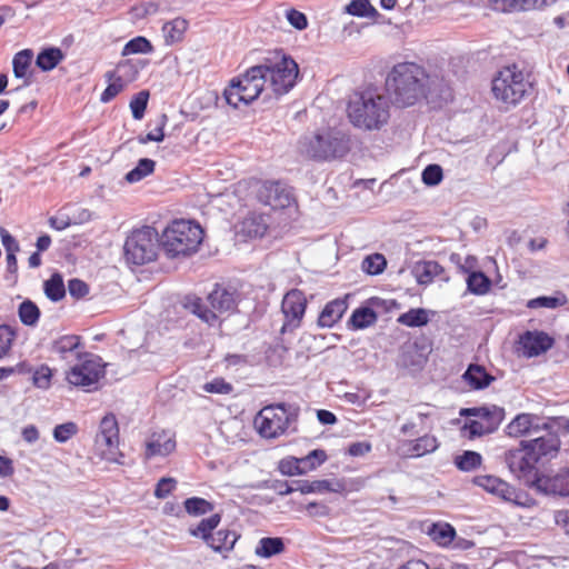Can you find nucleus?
I'll list each match as a JSON object with an SVG mask.
<instances>
[{
  "label": "nucleus",
  "mask_w": 569,
  "mask_h": 569,
  "mask_svg": "<svg viewBox=\"0 0 569 569\" xmlns=\"http://www.w3.org/2000/svg\"><path fill=\"white\" fill-rule=\"evenodd\" d=\"M349 122L361 131H380L391 118V102L376 87L369 86L353 91L347 101Z\"/></svg>",
  "instance_id": "1"
},
{
  "label": "nucleus",
  "mask_w": 569,
  "mask_h": 569,
  "mask_svg": "<svg viewBox=\"0 0 569 569\" xmlns=\"http://www.w3.org/2000/svg\"><path fill=\"white\" fill-rule=\"evenodd\" d=\"M426 80L425 69L413 62L393 66L386 79L390 102L398 108L416 104L426 96Z\"/></svg>",
  "instance_id": "2"
},
{
  "label": "nucleus",
  "mask_w": 569,
  "mask_h": 569,
  "mask_svg": "<svg viewBox=\"0 0 569 569\" xmlns=\"http://www.w3.org/2000/svg\"><path fill=\"white\" fill-rule=\"evenodd\" d=\"M237 190L249 200L273 212L288 210L298 213L299 211L293 189L282 180L251 178L240 181Z\"/></svg>",
  "instance_id": "3"
},
{
  "label": "nucleus",
  "mask_w": 569,
  "mask_h": 569,
  "mask_svg": "<svg viewBox=\"0 0 569 569\" xmlns=\"http://www.w3.org/2000/svg\"><path fill=\"white\" fill-rule=\"evenodd\" d=\"M532 91L530 73L515 62L501 67L491 79L492 97L507 108L519 106Z\"/></svg>",
  "instance_id": "4"
},
{
  "label": "nucleus",
  "mask_w": 569,
  "mask_h": 569,
  "mask_svg": "<svg viewBox=\"0 0 569 569\" xmlns=\"http://www.w3.org/2000/svg\"><path fill=\"white\" fill-rule=\"evenodd\" d=\"M203 238L204 231L199 223L176 219L163 229L160 242L168 258H187L199 250Z\"/></svg>",
  "instance_id": "5"
},
{
  "label": "nucleus",
  "mask_w": 569,
  "mask_h": 569,
  "mask_svg": "<svg viewBox=\"0 0 569 569\" xmlns=\"http://www.w3.org/2000/svg\"><path fill=\"white\" fill-rule=\"evenodd\" d=\"M258 66L262 69L264 81L269 79L276 94L288 93L297 83L299 77L298 63L282 50L270 52Z\"/></svg>",
  "instance_id": "6"
},
{
  "label": "nucleus",
  "mask_w": 569,
  "mask_h": 569,
  "mask_svg": "<svg viewBox=\"0 0 569 569\" xmlns=\"http://www.w3.org/2000/svg\"><path fill=\"white\" fill-rule=\"evenodd\" d=\"M160 236L154 227L142 226L130 231L123 244V257L127 263L144 266L157 260Z\"/></svg>",
  "instance_id": "7"
},
{
  "label": "nucleus",
  "mask_w": 569,
  "mask_h": 569,
  "mask_svg": "<svg viewBox=\"0 0 569 569\" xmlns=\"http://www.w3.org/2000/svg\"><path fill=\"white\" fill-rule=\"evenodd\" d=\"M350 151V137L339 130L328 129L306 138L302 153L317 161H330L345 157Z\"/></svg>",
  "instance_id": "8"
},
{
  "label": "nucleus",
  "mask_w": 569,
  "mask_h": 569,
  "mask_svg": "<svg viewBox=\"0 0 569 569\" xmlns=\"http://www.w3.org/2000/svg\"><path fill=\"white\" fill-rule=\"evenodd\" d=\"M296 420L290 406L279 402L261 408L253 418V427L261 438L273 440L288 435Z\"/></svg>",
  "instance_id": "9"
},
{
  "label": "nucleus",
  "mask_w": 569,
  "mask_h": 569,
  "mask_svg": "<svg viewBox=\"0 0 569 569\" xmlns=\"http://www.w3.org/2000/svg\"><path fill=\"white\" fill-rule=\"evenodd\" d=\"M208 308L203 300L197 296H188L184 307L209 326L218 322L219 315L230 312L236 308L234 295L220 284H216L208 295Z\"/></svg>",
  "instance_id": "10"
},
{
  "label": "nucleus",
  "mask_w": 569,
  "mask_h": 569,
  "mask_svg": "<svg viewBox=\"0 0 569 569\" xmlns=\"http://www.w3.org/2000/svg\"><path fill=\"white\" fill-rule=\"evenodd\" d=\"M264 83L262 69L258 64L250 67L243 74L230 81L223 91L224 99L234 108L241 103L249 104L261 94Z\"/></svg>",
  "instance_id": "11"
},
{
  "label": "nucleus",
  "mask_w": 569,
  "mask_h": 569,
  "mask_svg": "<svg viewBox=\"0 0 569 569\" xmlns=\"http://www.w3.org/2000/svg\"><path fill=\"white\" fill-rule=\"evenodd\" d=\"M119 443L120 431L117 418L113 413H108L100 421L99 431L94 438V449L100 459L123 465L124 455Z\"/></svg>",
  "instance_id": "12"
},
{
  "label": "nucleus",
  "mask_w": 569,
  "mask_h": 569,
  "mask_svg": "<svg viewBox=\"0 0 569 569\" xmlns=\"http://www.w3.org/2000/svg\"><path fill=\"white\" fill-rule=\"evenodd\" d=\"M144 67L141 60L124 59L117 63L116 68L106 73L108 86L100 96L104 103L113 100L130 83L138 79L140 70Z\"/></svg>",
  "instance_id": "13"
},
{
  "label": "nucleus",
  "mask_w": 569,
  "mask_h": 569,
  "mask_svg": "<svg viewBox=\"0 0 569 569\" xmlns=\"http://www.w3.org/2000/svg\"><path fill=\"white\" fill-rule=\"evenodd\" d=\"M77 358L80 362L66 372V380L71 386L90 391L104 377V365L101 363L100 358L90 353H86L84 358L81 359L79 352H77Z\"/></svg>",
  "instance_id": "14"
},
{
  "label": "nucleus",
  "mask_w": 569,
  "mask_h": 569,
  "mask_svg": "<svg viewBox=\"0 0 569 569\" xmlns=\"http://www.w3.org/2000/svg\"><path fill=\"white\" fill-rule=\"evenodd\" d=\"M505 461L510 472L518 479L523 480L530 488L532 479L540 476L537 465L541 461L523 440L520 441L519 447L510 449L505 453Z\"/></svg>",
  "instance_id": "15"
},
{
  "label": "nucleus",
  "mask_w": 569,
  "mask_h": 569,
  "mask_svg": "<svg viewBox=\"0 0 569 569\" xmlns=\"http://www.w3.org/2000/svg\"><path fill=\"white\" fill-rule=\"evenodd\" d=\"M176 450V432L170 429H151L142 442V458L144 461H150L154 458H167Z\"/></svg>",
  "instance_id": "16"
},
{
  "label": "nucleus",
  "mask_w": 569,
  "mask_h": 569,
  "mask_svg": "<svg viewBox=\"0 0 569 569\" xmlns=\"http://www.w3.org/2000/svg\"><path fill=\"white\" fill-rule=\"evenodd\" d=\"M307 306L306 295L299 289H291L283 296L281 311L284 316V322L281 332L292 331L301 326Z\"/></svg>",
  "instance_id": "17"
},
{
  "label": "nucleus",
  "mask_w": 569,
  "mask_h": 569,
  "mask_svg": "<svg viewBox=\"0 0 569 569\" xmlns=\"http://www.w3.org/2000/svg\"><path fill=\"white\" fill-rule=\"evenodd\" d=\"M558 420L553 419L550 423H543L542 435L536 436L530 440H523L525 443L535 452L540 461H549L556 458L561 448V441L556 431L552 430L553 425Z\"/></svg>",
  "instance_id": "18"
},
{
  "label": "nucleus",
  "mask_w": 569,
  "mask_h": 569,
  "mask_svg": "<svg viewBox=\"0 0 569 569\" xmlns=\"http://www.w3.org/2000/svg\"><path fill=\"white\" fill-rule=\"evenodd\" d=\"M531 488L545 495L569 497V468L561 469L555 475H545L532 479Z\"/></svg>",
  "instance_id": "19"
},
{
  "label": "nucleus",
  "mask_w": 569,
  "mask_h": 569,
  "mask_svg": "<svg viewBox=\"0 0 569 569\" xmlns=\"http://www.w3.org/2000/svg\"><path fill=\"white\" fill-rule=\"evenodd\" d=\"M518 343V351L532 358L548 351L553 346V339L543 331H526L519 337Z\"/></svg>",
  "instance_id": "20"
},
{
  "label": "nucleus",
  "mask_w": 569,
  "mask_h": 569,
  "mask_svg": "<svg viewBox=\"0 0 569 569\" xmlns=\"http://www.w3.org/2000/svg\"><path fill=\"white\" fill-rule=\"evenodd\" d=\"M462 413L477 417L476 419L466 420L461 429L463 436L469 439L490 433L496 429L490 422V412L485 408L465 409Z\"/></svg>",
  "instance_id": "21"
},
{
  "label": "nucleus",
  "mask_w": 569,
  "mask_h": 569,
  "mask_svg": "<svg viewBox=\"0 0 569 569\" xmlns=\"http://www.w3.org/2000/svg\"><path fill=\"white\" fill-rule=\"evenodd\" d=\"M412 274L421 286H429L436 280L449 282L451 279L446 268L436 260L417 261Z\"/></svg>",
  "instance_id": "22"
},
{
  "label": "nucleus",
  "mask_w": 569,
  "mask_h": 569,
  "mask_svg": "<svg viewBox=\"0 0 569 569\" xmlns=\"http://www.w3.org/2000/svg\"><path fill=\"white\" fill-rule=\"evenodd\" d=\"M269 229V214L249 211L239 222V233L249 239L262 238Z\"/></svg>",
  "instance_id": "23"
},
{
  "label": "nucleus",
  "mask_w": 569,
  "mask_h": 569,
  "mask_svg": "<svg viewBox=\"0 0 569 569\" xmlns=\"http://www.w3.org/2000/svg\"><path fill=\"white\" fill-rule=\"evenodd\" d=\"M348 298L349 295H346L327 302L319 313L317 325L320 328H332L337 325L348 310Z\"/></svg>",
  "instance_id": "24"
},
{
  "label": "nucleus",
  "mask_w": 569,
  "mask_h": 569,
  "mask_svg": "<svg viewBox=\"0 0 569 569\" xmlns=\"http://www.w3.org/2000/svg\"><path fill=\"white\" fill-rule=\"evenodd\" d=\"M297 485V489L302 495L308 493H326V492H335L342 493L346 491V483L343 480L339 479H322V480H297L293 481Z\"/></svg>",
  "instance_id": "25"
},
{
  "label": "nucleus",
  "mask_w": 569,
  "mask_h": 569,
  "mask_svg": "<svg viewBox=\"0 0 569 569\" xmlns=\"http://www.w3.org/2000/svg\"><path fill=\"white\" fill-rule=\"evenodd\" d=\"M439 447V441L433 435H423L413 440H407L402 443L403 453L408 457L419 458L435 452Z\"/></svg>",
  "instance_id": "26"
},
{
  "label": "nucleus",
  "mask_w": 569,
  "mask_h": 569,
  "mask_svg": "<svg viewBox=\"0 0 569 569\" xmlns=\"http://www.w3.org/2000/svg\"><path fill=\"white\" fill-rule=\"evenodd\" d=\"M536 417L530 413L517 415L507 426L508 436L520 438L523 436L537 435L540 427L535 423Z\"/></svg>",
  "instance_id": "27"
},
{
  "label": "nucleus",
  "mask_w": 569,
  "mask_h": 569,
  "mask_svg": "<svg viewBox=\"0 0 569 569\" xmlns=\"http://www.w3.org/2000/svg\"><path fill=\"white\" fill-rule=\"evenodd\" d=\"M472 483L501 499L509 498L510 493L512 492L511 486L508 482L490 475L476 476L472 479Z\"/></svg>",
  "instance_id": "28"
},
{
  "label": "nucleus",
  "mask_w": 569,
  "mask_h": 569,
  "mask_svg": "<svg viewBox=\"0 0 569 569\" xmlns=\"http://www.w3.org/2000/svg\"><path fill=\"white\" fill-rule=\"evenodd\" d=\"M462 378L472 390L485 389L495 381V377L483 366L473 363L469 365Z\"/></svg>",
  "instance_id": "29"
},
{
  "label": "nucleus",
  "mask_w": 569,
  "mask_h": 569,
  "mask_svg": "<svg viewBox=\"0 0 569 569\" xmlns=\"http://www.w3.org/2000/svg\"><path fill=\"white\" fill-rule=\"evenodd\" d=\"M240 535L230 529H219L214 532L207 546L219 553H229L233 550Z\"/></svg>",
  "instance_id": "30"
},
{
  "label": "nucleus",
  "mask_w": 569,
  "mask_h": 569,
  "mask_svg": "<svg viewBox=\"0 0 569 569\" xmlns=\"http://www.w3.org/2000/svg\"><path fill=\"white\" fill-rule=\"evenodd\" d=\"M189 22L183 18H174L162 27L164 42L168 46L181 42L188 30Z\"/></svg>",
  "instance_id": "31"
},
{
  "label": "nucleus",
  "mask_w": 569,
  "mask_h": 569,
  "mask_svg": "<svg viewBox=\"0 0 569 569\" xmlns=\"http://www.w3.org/2000/svg\"><path fill=\"white\" fill-rule=\"evenodd\" d=\"M377 312L370 307H360L352 311L347 326L351 330H361L373 326L377 321Z\"/></svg>",
  "instance_id": "32"
},
{
  "label": "nucleus",
  "mask_w": 569,
  "mask_h": 569,
  "mask_svg": "<svg viewBox=\"0 0 569 569\" xmlns=\"http://www.w3.org/2000/svg\"><path fill=\"white\" fill-rule=\"evenodd\" d=\"M64 59L60 48L50 47L40 51L36 59L37 67L42 71H51Z\"/></svg>",
  "instance_id": "33"
},
{
  "label": "nucleus",
  "mask_w": 569,
  "mask_h": 569,
  "mask_svg": "<svg viewBox=\"0 0 569 569\" xmlns=\"http://www.w3.org/2000/svg\"><path fill=\"white\" fill-rule=\"evenodd\" d=\"M428 535L438 546L448 547L456 537V529L448 522H437L428 529Z\"/></svg>",
  "instance_id": "34"
},
{
  "label": "nucleus",
  "mask_w": 569,
  "mask_h": 569,
  "mask_svg": "<svg viewBox=\"0 0 569 569\" xmlns=\"http://www.w3.org/2000/svg\"><path fill=\"white\" fill-rule=\"evenodd\" d=\"M81 347V337L77 335H64L52 342V351L61 359H67L69 353L76 352Z\"/></svg>",
  "instance_id": "35"
},
{
  "label": "nucleus",
  "mask_w": 569,
  "mask_h": 569,
  "mask_svg": "<svg viewBox=\"0 0 569 569\" xmlns=\"http://www.w3.org/2000/svg\"><path fill=\"white\" fill-rule=\"evenodd\" d=\"M284 551V542L280 537L261 538L256 547L254 553L260 558H270Z\"/></svg>",
  "instance_id": "36"
},
{
  "label": "nucleus",
  "mask_w": 569,
  "mask_h": 569,
  "mask_svg": "<svg viewBox=\"0 0 569 569\" xmlns=\"http://www.w3.org/2000/svg\"><path fill=\"white\" fill-rule=\"evenodd\" d=\"M221 521L220 513H213L202 519L194 528L189 529V533L193 537L201 538L206 543L211 539L213 530Z\"/></svg>",
  "instance_id": "37"
},
{
  "label": "nucleus",
  "mask_w": 569,
  "mask_h": 569,
  "mask_svg": "<svg viewBox=\"0 0 569 569\" xmlns=\"http://www.w3.org/2000/svg\"><path fill=\"white\" fill-rule=\"evenodd\" d=\"M467 274H468V278L466 280L467 289L471 293H473L476 296H483L490 291L491 280L483 272L475 270Z\"/></svg>",
  "instance_id": "38"
},
{
  "label": "nucleus",
  "mask_w": 569,
  "mask_h": 569,
  "mask_svg": "<svg viewBox=\"0 0 569 569\" xmlns=\"http://www.w3.org/2000/svg\"><path fill=\"white\" fill-rule=\"evenodd\" d=\"M43 290L47 298L53 302L60 301L66 296L63 278L59 272H54L44 281Z\"/></svg>",
  "instance_id": "39"
},
{
  "label": "nucleus",
  "mask_w": 569,
  "mask_h": 569,
  "mask_svg": "<svg viewBox=\"0 0 569 569\" xmlns=\"http://www.w3.org/2000/svg\"><path fill=\"white\" fill-rule=\"evenodd\" d=\"M397 322L410 328L422 327L429 322V317L426 309L412 308L407 312L401 313L398 317Z\"/></svg>",
  "instance_id": "40"
},
{
  "label": "nucleus",
  "mask_w": 569,
  "mask_h": 569,
  "mask_svg": "<svg viewBox=\"0 0 569 569\" xmlns=\"http://www.w3.org/2000/svg\"><path fill=\"white\" fill-rule=\"evenodd\" d=\"M32 59L33 52L31 49H23L14 54L12 67L16 78H24L28 74Z\"/></svg>",
  "instance_id": "41"
},
{
  "label": "nucleus",
  "mask_w": 569,
  "mask_h": 569,
  "mask_svg": "<svg viewBox=\"0 0 569 569\" xmlns=\"http://www.w3.org/2000/svg\"><path fill=\"white\" fill-rule=\"evenodd\" d=\"M18 315L24 326H36L40 318V309L31 300H24L19 305Z\"/></svg>",
  "instance_id": "42"
},
{
  "label": "nucleus",
  "mask_w": 569,
  "mask_h": 569,
  "mask_svg": "<svg viewBox=\"0 0 569 569\" xmlns=\"http://www.w3.org/2000/svg\"><path fill=\"white\" fill-rule=\"evenodd\" d=\"M346 11L355 17H367L371 19L379 17V12L369 0H351L346 7Z\"/></svg>",
  "instance_id": "43"
},
{
  "label": "nucleus",
  "mask_w": 569,
  "mask_h": 569,
  "mask_svg": "<svg viewBox=\"0 0 569 569\" xmlns=\"http://www.w3.org/2000/svg\"><path fill=\"white\" fill-rule=\"evenodd\" d=\"M156 162L151 159H140L138 164L126 174V180L129 183H134L154 171Z\"/></svg>",
  "instance_id": "44"
},
{
  "label": "nucleus",
  "mask_w": 569,
  "mask_h": 569,
  "mask_svg": "<svg viewBox=\"0 0 569 569\" xmlns=\"http://www.w3.org/2000/svg\"><path fill=\"white\" fill-rule=\"evenodd\" d=\"M567 303V298L563 293H558L553 297L541 296L538 298H533L528 300L527 307L529 309H538V308H547V309H556L562 307Z\"/></svg>",
  "instance_id": "45"
},
{
  "label": "nucleus",
  "mask_w": 569,
  "mask_h": 569,
  "mask_svg": "<svg viewBox=\"0 0 569 569\" xmlns=\"http://www.w3.org/2000/svg\"><path fill=\"white\" fill-rule=\"evenodd\" d=\"M327 458L328 456L325 450L315 449L310 451L307 456L298 458V460L300 468L302 467V471L306 475L320 467L327 460Z\"/></svg>",
  "instance_id": "46"
},
{
  "label": "nucleus",
  "mask_w": 569,
  "mask_h": 569,
  "mask_svg": "<svg viewBox=\"0 0 569 569\" xmlns=\"http://www.w3.org/2000/svg\"><path fill=\"white\" fill-rule=\"evenodd\" d=\"M184 510L190 516H202L213 510L214 506L210 501L200 498L191 497L183 502Z\"/></svg>",
  "instance_id": "47"
},
{
  "label": "nucleus",
  "mask_w": 569,
  "mask_h": 569,
  "mask_svg": "<svg viewBox=\"0 0 569 569\" xmlns=\"http://www.w3.org/2000/svg\"><path fill=\"white\" fill-rule=\"evenodd\" d=\"M53 369L48 365H40L32 370V385L42 390H48L52 385Z\"/></svg>",
  "instance_id": "48"
},
{
  "label": "nucleus",
  "mask_w": 569,
  "mask_h": 569,
  "mask_svg": "<svg viewBox=\"0 0 569 569\" xmlns=\"http://www.w3.org/2000/svg\"><path fill=\"white\" fill-rule=\"evenodd\" d=\"M482 457L476 451H465L455 458L456 467L461 471H472L481 466Z\"/></svg>",
  "instance_id": "49"
},
{
  "label": "nucleus",
  "mask_w": 569,
  "mask_h": 569,
  "mask_svg": "<svg viewBox=\"0 0 569 569\" xmlns=\"http://www.w3.org/2000/svg\"><path fill=\"white\" fill-rule=\"evenodd\" d=\"M361 267L366 273L377 276L382 273L386 269L387 260L381 253H372L363 259Z\"/></svg>",
  "instance_id": "50"
},
{
  "label": "nucleus",
  "mask_w": 569,
  "mask_h": 569,
  "mask_svg": "<svg viewBox=\"0 0 569 569\" xmlns=\"http://www.w3.org/2000/svg\"><path fill=\"white\" fill-rule=\"evenodd\" d=\"M153 50L151 42L144 37H136L129 40L122 48L123 57L136 53H149Z\"/></svg>",
  "instance_id": "51"
},
{
  "label": "nucleus",
  "mask_w": 569,
  "mask_h": 569,
  "mask_svg": "<svg viewBox=\"0 0 569 569\" xmlns=\"http://www.w3.org/2000/svg\"><path fill=\"white\" fill-rule=\"evenodd\" d=\"M17 337V330L9 325H0V357L9 355L13 341Z\"/></svg>",
  "instance_id": "52"
},
{
  "label": "nucleus",
  "mask_w": 569,
  "mask_h": 569,
  "mask_svg": "<svg viewBox=\"0 0 569 569\" xmlns=\"http://www.w3.org/2000/svg\"><path fill=\"white\" fill-rule=\"evenodd\" d=\"M202 390L208 393L230 395L233 392V386L224 378L216 377L211 381L206 382L202 386Z\"/></svg>",
  "instance_id": "53"
},
{
  "label": "nucleus",
  "mask_w": 569,
  "mask_h": 569,
  "mask_svg": "<svg viewBox=\"0 0 569 569\" xmlns=\"http://www.w3.org/2000/svg\"><path fill=\"white\" fill-rule=\"evenodd\" d=\"M149 100V91L142 90L138 92L130 101L132 117L136 120L143 118Z\"/></svg>",
  "instance_id": "54"
},
{
  "label": "nucleus",
  "mask_w": 569,
  "mask_h": 569,
  "mask_svg": "<svg viewBox=\"0 0 569 569\" xmlns=\"http://www.w3.org/2000/svg\"><path fill=\"white\" fill-rule=\"evenodd\" d=\"M78 432L77 423L69 421L54 427L53 438L57 442L63 443L76 436Z\"/></svg>",
  "instance_id": "55"
},
{
  "label": "nucleus",
  "mask_w": 569,
  "mask_h": 569,
  "mask_svg": "<svg viewBox=\"0 0 569 569\" xmlns=\"http://www.w3.org/2000/svg\"><path fill=\"white\" fill-rule=\"evenodd\" d=\"M422 182L427 186H437L443 179V171L439 164H428L421 173Z\"/></svg>",
  "instance_id": "56"
},
{
  "label": "nucleus",
  "mask_w": 569,
  "mask_h": 569,
  "mask_svg": "<svg viewBox=\"0 0 569 569\" xmlns=\"http://www.w3.org/2000/svg\"><path fill=\"white\" fill-rule=\"evenodd\" d=\"M177 483V480L172 477H163L159 479L154 488V497L158 499L167 498L176 490Z\"/></svg>",
  "instance_id": "57"
},
{
  "label": "nucleus",
  "mask_w": 569,
  "mask_h": 569,
  "mask_svg": "<svg viewBox=\"0 0 569 569\" xmlns=\"http://www.w3.org/2000/svg\"><path fill=\"white\" fill-rule=\"evenodd\" d=\"M279 471L286 476L305 475L302 467L300 468L299 460L296 457H287L280 460Z\"/></svg>",
  "instance_id": "58"
},
{
  "label": "nucleus",
  "mask_w": 569,
  "mask_h": 569,
  "mask_svg": "<svg viewBox=\"0 0 569 569\" xmlns=\"http://www.w3.org/2000/svg\"><path fill=\"white\" fill-rule=\"evenodd\" d=\"M164 126H166V116L162 117L161 121L158 123V126L153 130L149 131L146 136H139L138 142L141 144H146L151 141H154V142L163 141Z\"/></svg>",
  "instance_id": "59"
},
{
  "label": "nucleus",
  "mask_w": 569,
  "mask_h": 569,
  "mask_svg": "<svg viewBox=\"0 0 569 569\" xmlns=\"http://www.w3.org/2000/svg\"><path fill=\"white\" fill-rule=\"evenodd\" d=\"M518 12L542 10L546 7L552 6L557 0H517Z\"/></svg>",
  "instance_id": "60"
},
{
  "label": "nucleus",
  "mask_w": 569,
  "mask_h": 569,
  "mask_svg": "<svg viewBox=\"0 0 569 569\" xmlns=\"http://www.w3.org/2000/svg\"><path fill=\"white\" fill-rule=\"evenodd\" d=\"M490 9L501 13H513L518 12L517 0H488Z\"/></svg>",
  "instance_id": "61"
},
{
  "label": "nucleus",
  "mask_w": 569,
  "mask_h": 569,
  "mask_svg": "<svg viewBox=\"0 0 569 569\" xmlns=\"http://www.w3.org/2000/svg\"><path fill=\"white\" fill-rule=\"evenodd\" d=\"M511 491L512 492L510 493L509 498H503L505 501H511L517 506L526 508H531L536 505V500L531 498L528 493L517 491L512 486Z\"/></svg>",
  "instance_id": "62"
},
{
  "label": "nucleus",
  "mask_w": 569,
  "mask_h": 569,
  "mask_svg": "<svg viewBox=\"0 0 569 569\" xmlns=\"http://www.w3.org/2000/svg\"><path fill=\"white\" fill-rule=\"evenodd\" d=\"M68 290L74 299H81L89 293V286L80 279H71L68 282Z\"/></svg>",
  "instance_id": "63"
},
{
  "label": "nucleus",
  "mask_w": 569,
  "mask_h": 569,
  "mask_svg": "<svg viewBox=\"0 0 569 569\" xmlns=\"http://www.w3.org/2000/svg\"><path fill=\"white\" fill-rule=\"evenodd\" d=\"M287 19L289 23L298 30H303L308 26L306 14L296 9H290L287 11Z\"/></svg>",
  "instance_id": "64"
}]
</instances>
